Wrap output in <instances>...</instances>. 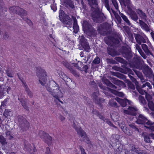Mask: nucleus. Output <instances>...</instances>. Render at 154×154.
Returning <instances> with one entry per match:
<instances>
[{
    "mask_svg": "<svg viewBox=\"0 0 154 154\" xmlns=\"http://www.w3.org/2000/svg\"><path fill=\"white\" fill-rule=\"evenodd\" d=\"M36 75L39 78V83L42 85L45 86L47 90L52 97L58 100H59V98L63 97V94L59 85L54 81H51L49 85L48 84L46 86L45 85L47 78L46 72L44 69L38 68L37 70Z\"/></svg>",
    "mask_w": 154,
    "mask_h": 154,
    "instance_id": "nucleus-1",
    "label": "nucleus"
},
{
    "mask_svg": "<svg viewBox=\"0 0 154 154\" xmlns=\"http://www.w3.org/2000/svg\"><path fill=\"white\" fill-rule=\"evenodd\" d=\"M107 38H105V43L108 45H111L108 47L107 48V52L108 54L112 57L115 56L118 54L117 51L115 49L113 46L115 45L119 44L121 39L120 37L118 35H115L112 37H110L106 40Z\"/></svg>",
    "mask_w": 154,
    "mask_h": 154,
    "instance_id": "nucleus-2",
    "label": "nucleus"
},
{
    "mask_svg": "<svg viewBox=\"0 0 154 154\" xmlns=\"http://www.w3.org/2000/svg\"><path fill=\"white\" fill-rule=\"evenodd\" d=\"M91 13V19L94 22L101 23L105 21L106 17L102 12V10L99 7L92 9Z\"/></svg>",
    "mask_w": 154,
    "mask_h": 154,
    "instance_id": "nucleus-3",
    "label": "nucleus"
},
{
    "mask_svg": "<svg viewBox=\"0 0 154 154\" xmlns=\"http://www.w3.org/2000/svg\"><path fill=\"white\" fill-rule=\"evenodd\" d=\"M59 17L60 21L64 25V27H66L68 28L71 27L72 24V20L68 15L65 14L63 10H60Z\"/></svg>",
    "mask_w": 154,
    "mask_h": 154,
    "instance_id": "nucleus-4",
    "label": "nucleus"
},
{
    "mask_svg": "<svg viewBox=\"0 0 154 154\" xmlns=\"http://www.w3.org/2000/svg\"><path fill=\"white\" fill-rule=\"evenodd\" d=\"M137 120L135 122L137 124L144 125H154V122L148 120L143 115L139 114L136 116Z\"/></svg>",
    "mask_w": 154,
    "mask_h": 154,
    "instance_id": "nucleus-5",
    "label": "nucleus"
},
{
    "mask_svg": "<svg viewBox=\"0 0 154 154\" xmlns=\"http://www.w3.org/2000/svg\"><path fill=\"white\" fill-rule=\"evenodd\" d=\"M121 53L122 56L129 62L131 61V59L133 56L131 48L129 47L123 46L122 48Z\"/></svg>",
    "mask_w": 154,
    "mask_h": 154,
    "instance_id": "nucleus-6",
    "label": "nucleus"
},
{
    "mask_svg": "<svg viewBox=\"0 0 154 154\" xmlns=\"http://www.w3.org/2000/svg\"><path fill=\"white\" fill-rule=\"evenodd\" d=\"M9 10L11 13H15L21 17L26 16L27 15V11L22 8L17 6H13L9 8Z\"/></svg>",
    "mask_w": 154,
    "mask_h": 154,
    "instance_id": "nucleus-7",
    "label": "nucleus"
},
{
    "mask_svg": "<svg viewBox=\"0 0 154 154\" xmlns=\"http://www.w3.org/2000/svg\"><path fill=\"white\" fill-rule=\"evenodd\" d=\"M134 65V67L139 70H141L146 64L144 63L142 59L134 57L130 62Z\"/></svg>",
    "mask_w": 154,
    "mask_h": 154,
    "instance_id": "nucleus-8",
    "label": "nucleus"
},
{
    "mask_svg": "<svg viewBox=\"0 0 154 154\" xmlns=\"http://www.w3.org/2000/svg\"><path fill=\"white\" fill-rule=\"evenodd\" d=\"M80 44L81 46L79 48L80 50H83L87 52H89L91 50L89 43L83 35H82L80 39Z\"/></svg>",
    "mask_w": 154,
    "mask_h": 154,
    "instance_id": "nucleus-9",
    "label": "nucleus"
},
{
    "mask_svg": "<svg viewBox=\"0 0 154 154\" xmlns=\"http://www.w3.org/2000/svg\"><path fill=\"white\" fill-rule=\"evenodd\" d=\"M111 28V25L107 23L100 24V26L98 27L97 29L98 31L101 34H104L107 33V32L110 31Z\"/></svg>",
    "mask_w": 154,
    "mask_h": 154,
    "instance_id": "nucleus-10",
    "label": "nucleus"
},
{
    "mask_svg": "<svg viewBox=\"0 0 154 154\" xmlns=\"http://www.w3.org/2000/svg\"><path fill=\"white\" fill-rule=\"evenodd\" d=\"M76 131L79 137H81L82 138L83 141L85 142L87 144H91V141L89 140L86 132L81 127H79V128Z\"/></svg>",
    "mask_w": 154,
    "mask_h": 154,
    "instance_id": "nucleus-11",
    "label": "nucleus"
},
{
    "mask_svg": "<svg viewBox=\"0 0 154 154\" xmlns=\"http://www.w3.org/2000/svg\"><path fill=\"white\" fill-rule=\"evenodd\" d=\"M40 137L48 145L52 143V138L49 135L42 131H40L38 134Z\"/></svg>",
    "mask_w": 154,
    "mask_h": 154,
    "instance_id": "nucleus-12",
    "label": "nucleus"
},
{
    "mask_svg": "<svg viewBox=\"0 0 154 154\" xmlns=\"http://www.w3.org/2000/svg\"><path fill=\"white\" fill-rule=\"evenodd\" d=\"M144 74L149 79L152 77L153 71L152 69L147 64L144 65V66L141 69Z\"/></svg>",
    "mask_w": 154,
    "mask_h": 154,
    "instance_id": "nucleus-13",
    "label": "nucleus"
},
{
    "mask_svg": "<svg viewBox=\"0 0 154 154\" xmlns=\"http://www.w3.org/2000/svg\"><path fill=\"white\" fill-rule=\"evenodd\" d=\"M138 111L137 108L128 106L127 109L123 110L124 113L133 116L137 115L136 112Z\"/></svg>",
    "mask_w": 154,
    "mask_h": 154,
    "instance_id": "nucleus-14",
    "label": "nucleus"
},
{
    "mask_svg": "<svg viewBox=\"0 0 154 154\" xmlns=\"http://www.w3.org/2000/svg\"><path fill=\"white\" fill-rule=\"evenodd\" d=\"M135 9L134 6L132 8H129L127 10V13L133 20L137 21L138 20V17L136 13L134 10Z\"/></svg>",
    "mask_w": 154,
    "mask_h": 154,
    "instance_id": "nucleus-15",
    "label": "nucleus"
},
{
    "mask_svg": "<svg viewBox=\"0 0 154 154\" xmlns=\"http://www.w3.org/2000/svg\"><path fill=\"white\" fill-rule=\"evenodd\" d=\"M116 100L120 104L121 106L124 107L127 105H131V102L127 99H122L119 98L116 99Z\"/></svg>",
    "mask_w": 154,
    "mask_h": 154,
    "instance_id": "nucleus-16",
    "label": "nucleus"
},
{
    "mask_svg": "<svg viewBox=\"0 0 154 154\" xmlns=\"http://www.w3.org/2000/svg\"><path fill=\"white\" fill-rule=\"evenodd\" d=\"M24 149L27 151L30 152H36L37 150L35 147V146L33 144V147H32L30 144L27 141H25L24 143Z\"/></svg>",
    "mask_w": 154,
    "mask_h": 154,
    "instance_id": "nucleus-17",
    "label": "nucleus"
},
{
    "mask_svg": "<svg viewBox=\"0 0 154 154\" xmlns=\"http://www.w3.org/2000/svg\"><path fill=\"white\" fill-rule=\"evenodd\" d=\"M62 5L69 9H74L75 6L73 2L71 0H61Z\"/></svg>",
    "mask_w": 154,
    "mask_h": 154,
    "instance_id": "nucleus-18",
    "label": "nucleus"
},
{
    "mask_svg": "<svg viewBox=\"0 0 154 154\" xmlns=\"http://www.w3.org/2000/svg\"><path fill=\"white\" fill-rule=\"evenodd\" d=\"M18 100L20 102L21 105L26 110H29V107L26 105V98L24 96L21 94L20 97L18 95Z\"/></svg>",
    "mask_w": 154,
    "mask_h": 154,
    "instance_id": "nucleus-19",
    "label": "nucleus"
},
{
    "mask_svg": "<svg viewBox=\"0 0 154 154\" xmlns=\"http://www.w3.org/2000/svg\"><path fill=\"white\" fill-rule=\"evenodd\" d=\"M85 33L91 38H94L96 36L97 32L92 27L84 32Z\"/></svg>",
    "mask_w": 154,
    "mask_h": 154,
    "instance_id": "nucleus-20",
    "label": "nucleus"
},
{
    "mask_svg": "<svg viewBox=\"0 0 154 154\" xmlns=\"http://www.w3.org/2000/svg\"><path fill=\"white\" fill-rule=\"evenodd\" d=\"M102 82H104L105 84H106L107 85L109 86L112 88L115 89H116L117 90H120V87H118V88L117 89V86L115 85H113L112 83H111L109 81L106 79L105 77H103L102 79Z\"/></svg>",
    "mask_w": 154,
    "mask_h": 154,
    "instance_id": "nucleus-21",
    "label": "nucleus"
},
{
    "mask_svg": "<svg viewBox=\"0 0 154 154\" xmlns=\"http://www.w3.org/2000/svg\"><path fill=\"white\" fill-rule=\"evenodd\" d=\"M82 26L83 30L84 32L93 27L90 23L89 22V21L86 20H84L83 21Z\"/></svg>",
    "mask_w": 154,
    "mask_h": 154,
    "instance_id": "nucleus-22",
    "label": "nucleus"
},
{
    "mask_svg": "<svg viewBox=\"0 0 154 154\" xmlns=\"http://www.w3.org/2000/svg\"><path fill=\"white\" fill-rule=\"evenodd\" d=\"M135 38L137 43L139 45H141V43H145L146 41L143 36L140 34H134Z\"/></svg>",
    "mask_w": 154,
    "mask_h": 154,
    "instance_id": "nucleus-23",
    "label": "nucleus"
},
{
    "mask_svg": "<svg viewBox=\"0 0 154 154\" xmlns=\"http://www.w3.org/2000/svg\"><path fill=\"white\" fill-rule=\"evenodd\" d=\"M120 2L121 4H123L125 6H127L128 10L134 6L130 0H120Z\"/></svg>",
    "mask_w": 154,
    "mask_h": 154,
    "instance_id": "nucleus-24",
    "label": "nucleus"
},
{
    "mask_svg": "<svg viewBox=\"0 0 154 154\" xmlns=\"http://www.w3.org/2000/svg\"><path fill=\"white\" fill-rule=\"evenodd\" d=\"M72 17L74 21L73 26V29H74L73 32L75 33H76L78 32L79 30V26L77 24V20L75 17H74L73 16H72Z\"/></svg>",
    "mask_w": 154,
    "mask_h": 154,
    "instance_id": "nucleus-25",
    "label": "nucleus"
},
{
    "mask_svg": "<svg viewBox=\"0 0 154 154\" xmlns=\"http://www.w3.org/2000/svg\"><path fill=\"white\" fill-rule=\"evenodd\" d=\"M106 88L109 92H110L114 94L121 97H123L124 96V94L122 92L117 91L118 90H117L116 89V90H115L108 87H107Z\"/></svg>",
    "mask_w": 154,
    "mask_h": 154,
    "instance_id": "nucleus-26",
    "label": "nucleus"
},
{
    "mask_svg": "<svg viewBox=\"0 0 154 154\" xmlns=\"http://www.w3.org/2000/svg\"><path fill=\"white\" fill-rule=\"evenodd\" d=\"M99 96V93L98 92H94L92 94V96L93 100L96 104H97L98 105L101 106V104L99 103L98 97Z\"/></svg>",
    "mask_w": 154,
    "mask_h": 154,
    "instance_id": "nucleus-27",
    "label": "nucleus"
},
{
    "mask_svg": "<svg viewBox=\"0 0 154 154\" xmlns=\"http://www.w3.org/2000/svg\"><path fill=\"white\" fill-rule=\"evenodd\" d=\"M17 119L20 126L23 123L28 122L24 117L21 116H18L17 117Z\"/></svg>",
    "mask_w": 154,
    "mask_h": 154,
    "instance_id": "nucleus-28",
    "label": "nucleus"
},
{
    "mask_svg": "<svg viewBox=\"0 0 154 154\" xmlns=\"http://www.w3.org/2000/svg\"><path fill=\"white\" fill-rule=\"evenodd\" d=\"M139 22L140 26L142 29L147 32H149L150 29L147 24L141 20H139Z\"/></svg>",
    "mask_w": 154,
    "mask_h": 154,
    "instance_id": "nucleus-29",
    "label": "nucleus"
},
{
    "mask_svg": "<svg viewBox=\"0 0 154 154\" xmlns=\"http://www.w3.org/2000/svg\"><path fill=\"white\" fill-rule=\"evenodd\" d=\"M136 11L137 13L139 15L141 19L144 20H146L147 16L141 10L138 9L136 10Z\"/></svg>",
    "mask_w": 154,
    "mask_h": 154,
    "instance_id": "nucleus-30",
    "label": "nucleus"
},
{
    "mask_svg": "<svg viewBox=\"0 0 154 154\" xmlns=\"http://www.w3.org/2000/svg\"><path fill=\"white\" fill-rule=\"evenodd\" d=\"M20 126L23 131H26L29 129L30 127L29 123L28 122L20 125Z\"/></svg>",
    "mask_w": 154,
    "mask_h": 154,
    "instance_id": "nucleus-31",
    "label": "nucleus"
},
{
    "mask_svg": "<svg viewBox=\"0 0 154 154\" xmlns=\"http://www.w3.org/2000/svg\"><path fill=\"white\" fill-rule=\"evenodd\" d=\"M25 91L27 93V95L30 98H32L33 96V93L32 91L29 88L27 85L25 84L24 85H23Z\"/></svg>",
    "mask_w": 154,
    "mask_h": 154,
    "instance_id": "nucleus-32",
    "label": "nucleus"
},
{
    "mask_svg": "<svg viewBox=\"0 0 154 154\" xmlns=\"http://www.w3.org/2000/svg\"><path fill=\"white\" fill-rule=\"evenodd\" d=\"M104 5L106 8H107V10L109 11V13L111 14L112 13L114 14L116 13L115 12L112 8H110L109 5V0H107V1H104Z\"/></svg>",
    "mask_w": 154,
    "mask_h": 154,
    "instance_id": "nucleus-33",
    "label": "nucleus"
},
{
    "mask_svg": "<svg viewBox=\"0 0 154 154\" xmlns=\"http://www.w3.org/2000/svg\"><path fill=\"white\" fill-rule=\"evenodd\" d=\"M111 80L113 83L117 85L120 86L124 83L122 81L118 80L116 78H115L113 77L111 78Z\"/></svg>",
    "mask_w": 154,
    "mask_h": 154,
    "instance_id": "nucleus-34",
    "label": "nucleus"
},
{
    "mask_svg": "<svg viewBox=\"0 0 154 154\" xmlns=\"http://www.w3.org/2000/svg\"><path fill=\"white\" fill-rule=\"evenodd\" d=\"M141 46L142 49L146 55H149L152 54V53L148 49V47L145 44H142Z\"/></svg>",
    "mask_w": 154,
    "mask_h": 154,
    "instance_id": "nucleus-35",
    "label": "nucleus"
},
{
    "mask_svg": "<svg viewBox=\"0 0 154 154\" xmlns=\"http://www.w3.org/2000/svg\"><path fill=\"white\" fill-rule=\"evenodd\" d=\"M119 14L125 22L126 24L129 26H130L131 25V23L127 17L124 15L123 14L120 12V11H119Z\"/></svg>",
    "mask_w": 154,
    "mask_h": 154,
    "instance_id": "nucleus-36",
    "label": "nucleus"
},
{
    "mask_svg": "<svg viewBox=\"0 0 154 154\" xmlns=\"http://www.w3.org/2000/svg\"><path fill=\"white\" fill-rule=\"evenodd\" d=\"M6 93V88L2 87V85H0V99L5 96Z\"/></svg>",
    "mask_w": 154,
    "mask_h": 154,
    "instance_id": "nucleus-37",
    "label": "nucleus"
},
{
    "mask_svg": "<svg viewBox=\"0 0 154 154\" xmlns=\"http://www.w3.org/2000/svg\"><path fill=\"white\" fill-rule=\"evenodd\" d=\"M138 100L139 102L142 105L145 106V105H146L147 102L146 101V100H145L144 98L141 95H140L139 96Z\"/></svg>",
    "mask_w": 154,
    "mask_h": 154,
    "instance_id": "nucleus-38",
    "label": "nucleus"
},
{
    "mask_svg": "<svg viewBox=\"0 0 154 154\" xmlns=\"http://www.w3.org/2000/svg\"><path fill=\"white\" fill-rule=\"evenodd\" d=\"M138 82H136L135 83V85L136 87V88L137 90L139 92V93L142 95H144L145 94H146V93H147L146 91H143L141 88H140L139 86L138 85Z\"/></svg>",
    "mask_w": 154,
    "mask_h": 154,
    "instance_id": "nucleus-39",
    "label": "nucleus"
},
{
    "mask_svg": "<svg viewBox=\"0 0 154 154\" xmlns=\"http://www.w3.org/2000/svg\"><path fill=\"white\" fill-rule=\"evenodd\" d=\"M129 126L132 128L134 131H136L138 133H140L139 129L134 123H132L129 125Z\"/></svg>",
    "mask_w": 154,
    "mask_h": 154,
    "instance_id": "nucleus-40",
    "label": "nucleus"
},
{
    "mask_svg": "<svg viewBox=\"0 0 154 154\" xmlns=\"http://www.w3.org/2000/svg\"><path fill=\"white\" fill-rule=\"evenodd\" d=\"M122 72L125 74L128 73L129 74H133V71L130 68L127 67L124 68L122 69Z\"/></svg>",
    "mask_w": 154,
    "mask_h": 154,
    "instance_id": "nucleus-41",
    "label": "nucleus"
},
{
    "mask_svg": "<svg viewBox=\"0 0 154 154\" xmlns=\"http://www.w3.org/2000/svg\"><path fill=\"white\" fill-rule=\"evenodd\" d=\"M108 104L110 106L117 108L119 106L117 103L112 100H110L108 103Z\"/></svg>",
    "mask_w": 154,
    "mask_h": 154,
    "instance_id": "nucleus-42",
    "label": "nucleus"
},
{
    "mask_svg": "<svg viewBox=\"0 0 154 154\" xmlns=\"http://www.w3.org/2000/svg\"><path fill=\"white\" fill-rule=\"evenodd\" d=\"M137 76L141 79H143V76L142 73L139 71L136 70H134Z\"/></svg>",
    "mask_w": 154,
    "mask_h": 154,
    "instance_id": "nucleus-43",
    "label": "nucleus"
},
{
    "mask_svg": "<svg viewBox=\"0 0 154 154\" xmlns=\"http://www.w3.org/2000/svg\"><path fill=\"white\" fill-rule=\"evenodd\" d=\"M148 105L149 108L152 111H154V103L152 101H149L148 103Z\"/></svg>",
    "mask_w": 154,
    "mask_h": 154,
    "instance_id": "nucleus-44",
    "label": "nucleus"
},
{
    "mask_svg": "<svg viewBox=\"0 0 154 154\" xmlns=\"http://www.w3.org/2000/svg\"><path fill=\"white\" fill-rule=\"evenodd\" d=\"M81 4L82 6V8H80L81 10L83 9V11L87 10L88 8L86 4L85 3L83 0H81Z\"/></svg>",
    "mask_w": 154,
    "mask_h": 154,
    "instance_id": "nucleus-45",
    "label": "nucleus"
},
{
    "mask_svg": "<svg viewBox=\"0 0 154 154\" xmlns=\"http://www.w3.org/2000/svg\"><path fill=\"white\" fill-rule=\"evenodd\" d=\"M115 15V17L116 19L117 20L116 23L118 24L121 23L122 19L120 17L121 16L119 15L118 14H114Z\"/></svg>",
    "mask_w": 154,
    "mask_h": 154,
    "instance_id": "nucleus-46",
    "label": "nucleus"
},
{
    "mask_svg": "<svg viewBox=\"0 0 154 154\" xmlns=\"http://www.w3.org/2000/svg\"><path fill=\"white\" fill-rule=\"evenodd\" d=\"M90 67V65H85L82 68H81V69L80 70L81 71H84L85 73L88 72L87 69H88Z\"/></svg>",
    "mask_w": 154,
    "mask_h": 154,
    "instance_id": "nucleus-47",
    "label": "nucleus"
},
{
    "mask_svg": "<svg viewBox=\"0 0 154 154\" xmlns=\"http://www.w3.org/2000/svg\"><path fill=\"white\" fill-rule=\"evenodd\" d=\"M6 136V137L10 140H12L13 138V136L12 134V133L10 131H8L5 133Z\"/></svg>",
    "mask_w": 154,
    "mask_h": 154,
    "instance_id": "nucleus-48",
    "label": "nucleus"
},
{
    "mask_svg": "<svg viewBox=\"0 0 154 154\" xmlns=\"http://www.w3.org/2000/svg\"><path fill=\"white\" fill-rule=\"evenodd\" d=\"M153 125H145V126H144L145 129H147V130H150V131H154V126H153Z\"/></svg>",
    "mask_w": 154,
    "mask_h": 154,
    "instance_id": "nucleus-49",
    "label": "nucleus"
},
{
    "mask_svg": "<svg viewBox=\"0 0 154 154\" xmlns=\"http://www.w3.org/2000/svg\"><path fill=\"white\" fill-rule=\"evenodd\" d=\"M145 98L148 102H149V101H152V97L151 95L147 93H146V94L145 95Z\"/></svg>",
    "mask_w": 154,
    "mask_h": 154,
    "instance_id": "nucleus-50",
    "label": "nucleus"
},
{
    "mask_svg": "<svg viewBox=\"0 0 154 154\" xmlns=\"http://www.w3.org/2000/svg\"><path fill=\"white\" fill-rule=\"evenodd\" d=\"M9 100V98H7L4 100L2 102L1 108H2V107L5 106L7 104Z\"/></svg>",
    "mask_w": 154,
    "mask_h": 154,
    "instance_id": "nucleus-51",
    "label": "nucleus"
},
{
    "mask_svg": "<svg viewBox=\"0 0 154 154\" xmlns=\"http://www.w3.org/2000/svg\"><path fill=\"white\" fill-rule=\"evenodd\" d=\"M111 1L112 2L116 9L117 10H119V6L117 2V0H111Z\"/></svg>",
    "mask_w": 154,
    "mask_h": 154,
    "instance_id": "nucleus-52",
    "label": "nucleus"
},
{
    "mask_svg": "<svg viewBox=\"0 0 154 154\" xmlns=\"http://www.w3.org/2000/svg\"><path fill=\"white\" fill-rule=\"evenodd\" d=\"M124 132L128 135H131L132 134V131L128 127H125Z\"/></svg>",
    "mask_w": 154,
    "mask_h": 154,
    "instance_id": "nucleus-53",
    "label": "nucleus"
},
{
    "mask_svg": "<svg viewBox=\"0 0 154 154\" xmlns=\"http://www.w3.org/2000/svg\"><path fill=\"white\" fill-rule=\"evenodd\" d=\"M100 62V58L98 57H97L93 61L92 63L95 64H99Z\"/></svg>",
    "mask_w": 154,
    "mask_h": 154,
    "instance_id": "nucleus-54",
    "label": "nucleus"
},
{
    "mask_svg": "<svg viewBox=\"0 0 154 154\" xmlns=\"http://www.w3.org/2000/svg\"><path fill=\"white\" fill-rule=\"evenodd\" d=\"M144 140L146 143H149L150 142V139L149 136L148 135H143Z\"/></svg>",
    "mask_w": 154,
    "mask_h": 154,
    "instance_id": "nucleus-55",
    "label": "nucleus"
},
{
    "mask_svg": "<svg viewBox=\"0 0 154 154\" xmlns=\"http://www.w3.org/2000/svg\"><path fill=\"white\" fill-rule=\"evenodd\" d=\"M9 37L8 33L6 31L4 32L3 36V38L5 40H7L8 39Z\"/></svg>",
    "mask_w": 154,
    "mask_h": 154,
    "instance_id": "nucleus-56",
    "label": "nucleus"
},
{
    "mask_svg": "<svg viewBox=\"0 0 154 154\" xmlns=\"http://www.w3.org/2000/svg\"><path fill=\"white\" fill-rule=\"evenodd\" d=\"M10 112H11V111L10 110L8 109H5L3 113V115L6 118L8 116H10L9 114Z\"/></svg>",
    "mask_w": 154,
    "mask_h": 154,
    "instance_id": "nucleus-57",
    "label": "nucleus"
},
{
    "mask_svg": "<svg viewBox=\"0 0 154 154\" xmlns=\"http://www.w3.org/2000/svg\"><path fill=\"white\" fill-rule=\"evenodd\" d=\"M89 84L92 87H93L95 89H96L97 88V86L96 83L94 81H91L89 82Z\"/></svg>",
    "mask_w": 154,
    "mask_h": 154,
    "instance_id": "nucleus-58",
    "label": "nucleus"
},
{
    "mask_svg": "<svg viewBox=\"0 0 154 154\" xmlns=\"http://www.w3.org/2000/svg\"><path fill=\"white\" fill-rule=\"evenodd\" d=\"M0 142L2 144H3L7 143L6 139L2 135L0 136Z\"/></svg>",
    "mask_w": 154,
    "mask_h": 154,
    "instance_id": "nucleus-59",
    "label": "nucleus"
},
{
    "mask_svg": "<svg viewBox=\"0 0 154 154\" xmlns=\"http://www.w3.org/2000/svg\"><path fill=\"white\" fill-rule=\"evenodd\" d=\"M106 60L107 63L115 64L116 63V61L112 59L107 58Z\"/></svg>",
    "mask_w": 154,
    "mask_h": 154,
    "instance_id": "nucleus-60",
    "label": "nucleus"
},
{
    "mask_svg": "<svg viewBox=\"0 0 154 154\" xmlns=\"http://www.w3.org/2000/svg\"><path fill=\"white\" fill-rule=\"evenodd\" d=\"M6 73L7 75L9 77L13 78L14 77L13 74L8 69L6 70Z\"/></svg>",
    "mask_w": 154,
    "mask_h": 154,
    "instance_id": "nucleus-61",
    "label": "nucleus"
},
{
    "mask_svg": "<svg viewBox=\"0 0 154 154\" xmlns=\"http://www.w3.org/2000/svg\"><path fill=\"white\" fill-rule=\"evenodd\" d=\"M59 75L60 77L63 80L67 76L66 74L62 72H60Z\"/></svg>",
    "mask_w": 154,
    "mask_h": 154,
    "instance_id": "nucleus-62",
    "label": "nucleus"
},
{
    "mask_svg": "<svg viewBox=\"0 0 154 154\" xmlns=\"http://www.w3.org/2000/svg\"><path fill=\"white\" fill-rule=\"evenodd\" d=\"M63 64L66 68L68 69L69 70L70 69L72 68L70 66V64L67 62H63Z\"/></svg>",
    "mask_w": 154,
    "mask_h": 154,
    "instance_id": "nucleus-63",
    "label": "nucleus"
},
{
    "mask_svg": "<svg viewBox=\"0 0 154 154\" xmlns=\"http://www.w3.org/2000/svg\"><path fill=\"white\" fill-rule=\"evenodd\" d=\"M70 72L75 76L76 77L79 76V74L77 73L76 71L75 70H74L72 68L70 69L69 70Z\"/></svg>",
    "mask_w": 154,
    "mask_h": 154,
    "instance_id": "nucleus-64",
    "label": "nucleus"
}]
</instances>
